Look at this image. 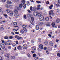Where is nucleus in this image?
Segmentation results:
<instances>
[{
    "label": "nucleus",
    "instance_id": "nucleus-1",
    "mask_svg": "<svg viewBox=\"0 0 60 60\" xmlns=\"http://www.w3.org/2000/svg\"><path fill=\"white\" fill-rule=\"evenodd\" d=\"M41 13H38V11H34V12L33 14L35 17L37 16V15H38L39 16L40 15H41Z\"/></svg>",
    "mask_w": 60,
    "mask_h": 60
},
{
    "label": "nucleus",
    "instance_id": "nucleus-2",
    "mask_svg": "<svg viewBox=\"0 0 60 60\" xmlns=\"http://www.w3.org/2000/svg\"><path fill=\"white\" fill-rule=\"evenodd\" d=\"M19 7L20 8H22L23 7L24 9H25L26 7V4L24 3H21L19 4Z\"/></svg>",
    "mask_w": 60,
    "mask_h": 60
},
{
    "label": "nucleus",
    "instance_id": "nucleus-3",
    "mask_svg": "<svg viewBox=\"0 0 60 60\" xmlns=\"http://www.w3.org/2000/svg\"><path fill=\"white\" fill-rule=\"evenodd\" d=\"M41 15H42V14L41 13V15H39L40 16L39 19L40 21H43V20H44V17L43 16Z\"/></svg>",
    "mask_w": 60,
    "mask_h": 60
},
{
    "label": "nucleus",
    "instance_id": "nucleus-4",
    "mask_svg": "<svg viewBox=\"0 0 60 60\" xmlns=\"http://www.w3.org/2000/svg\"><path fill=\"white\" fill-rule=\"evenodd\" d=\"M53 11L51 10L50 11H49V15H51V14L52 16H54L55 15V14L53 12Z\"/></svg>",
    "mask_w": 60,
    "mask_h": 60
},
{
    "label": "nucleus",
    "instance_id": "nucleus-5",
    "mask_svg": "<svg viewBox=\"0 0 60 60\" xmlns=\"http://www.w3.org/2000/svg\"><path fill=\"white\" fill-rule=\"evenodd\" d=\"M22 48L23 49H26L27 48V46L26 45H24L22 46Z\"/></svg>",
    "mask_w": 60,
    "mask_h": 60
},
{
    "label": "nucleus",
    "instance_id": "nucleus-6",
    "mask_svg": "<svg viewBox=\"0 0 60 60\" xmlns=\"http://www.w3.org/2000/svg\"><path fill=\"white\" fill-rule=\"evenodd\" d=\"M39 47L40 49H43V45H42L39 44Z\"/></svg>",
    "mask_w": 60,
    "mask_h": 60
},
{
    "label": "nucleus",
    "instance_id": "nucleus-7",
    "mask_svg": "<svg viewBox=\"0 0 60 60\" xmlns=\"http://www.w3.org/2000/svg\"><path fill=\"white\" fill-rule=\"evenodd\" d=\"M15 38H17V40H19L20 39H22V38L21 37H19V36H16L15 37Z\"/></svg>",
    "mask_w": 60,
    "mask_h": 60
},
{
    "label": "nucleus",
    "instance_id": "nucleus-8",
    "mask_svg": "<svg viewBox=\"0 0 60 60\" xmlns=\"http://www.w3.org/2000/svg\"><path fill=\"white\" fill-rule=\"evenodd\" d=\"M7 44L9 45H11V43L10 42V41H7Z\"/></svg>",
    "mask_w": 60,
    "mask_h": 60
},
{
    "label": "nucleus",
    "instance_id": "nucleus-9",
    "mask_svg": "<svg viewBox=\"0 0 60 60\" xmlns=\"http://www.w3.org/2000/svg\"><path fill=\"white\" fill-rule=\"evenodd\" d=\"M9 13H10V15L11 16H12V15H13V12L11 11H10V12Z\"/></svg>",
    "mask_w": 60,
    "mask_h": 60
},
{
    "label": "nucleus",
    "instance_id": "nucleus-10",
    "mask_svg": "<svg viewBox=\"0 0 60 60\" xmlns=\"http://www.w3.org/2000/svg\"><path fill=\"white\" fill-rule=\"evenodd\" d=\"M0 46L1 48L2 49H4V46L3 44H0Z\"/></svg>",
    "mask_w": 60,
    "mask_h": 60
},
{
    "label": "nucleus",
    "instance_id": "nucleus-11",
    "mask_svg": "<svg viewBox=\"0 0 60 60\" xmlns=\"http://www.w3.org/2000/svg\"><path fill=\"white\" fill-rule=\"evenodd\" d=\"M50 45L52 46H53L54 45V42L52 41H50Z\"/></svg>",
    "mask_w": 60,
    "mask_h": 60
},
{
    "label": "nucleus",
    "instance_id": "nucleus-12",
    "mask_svg": "<svg viewBox=\"0 0 60 60\" xmlns=\"http://www.w3.org/2000/svg\"><path fill=\"white\" fill-rule=\"evenodd\" d=\"M10 11L9 9H7L6 10L5 12L7 13H10Z\"/></svg>",
    "mask_w": 60,
    "mask_h": 60
},
{
    "label": "nucleus",
    "instance_id": "nucleus-13",
    "mask_svg": "<svg viewBox=\"0 0 60 60\" xmlns=\"http://www.w3.org/2000/svg\"><path fill=\"white\" fill-rule=\"evenodd\" d=\"M7 4H11V2L9 0H8L7 2Z\"/></svg>",
    "mask_w": 60,
    "mask_h": 60
},
{
    "label": "nucleus",
    "instance_id": "nucleus-14",
    "mask_svg": "<svg viewBox=\"0 0 60 60\" xmlns=\"http://www.w3.org/2000/svg\"><path fill=\"white\" fill-rule=\"evenodd\" d=\"M13 25L14 26H16L17 25V22H14L13 23Z\"/></svg>",
    "mask_w": 60,
    "mask_h": 60
},
{
    "label": "nucleus",
    "instance_id": "nucleus-15",
    "mask_svg": "<svg viewBox=\"0 0 60 60\" xmlns=\"http://www.w3.org/2000/svg\"><path fill=\"white\" fill-rule=\"evenodd\" d=\"M60 19H57L56 20V22L57 23H59L60 22Z\"/></svg>",
    "mask_w": 60,
    "mask_h": 60
},
{
    "label": "nucleus",
    "instance_id": "nucleus-16",
    "mask_svg": "<svg viewBox=\"0 0 60 60\" xmlns=\"http://www.w3.org/2000/svg\"><path fill=\"white\" fill-rule=\"evenodd\" d=\"M32 49L33 50H35L36 49V47L35 46H34L32 48Z\"/></svg>",
    "mask_w": 60,
    "mask_h": 60
},
{
    "label": "nucleus",
    "instance_id": "nucleus-17",
    "mask_svg": "<svg viewBox=\"0 0 60 60\" xmlns=\"http://www.w3.org/2000/svg\"><path fill=\"white\" fill-rule=\"evenodd\" d=\"M39 26L38 25H37L36 26V30H39Z\"/></svg>",
    "mask_w": 60,
    "mask_h": 60
},
{
    "label": "nucleus",
    "instance_id": "nucleus-18",
    "mask_svg": "<svg viewBox=\"0 0 60 60\" xmlns=\"http://www.w3.org/2000/svg\"><path fill=\"white\" fill-rule=\"evenodd\" d=\"M14 11L15 13H18V10L16 9L14 10Z\"/></svg>",
    "mask_w": 60,
    "mask_h": 60
},
{
    "label": "nucleus",
    "instance_id": "nucleus-19",
    "mask_svg": "<svg viewBox=\"0 0 60 60\" xmlns=\"http://www.w3.org/2000/svg\"><path fill=\"white\" fill-rule=\"evenodd\" d=\"M21 48H22L21 46L20 45V46H18L17 47V48L19 50V49H21Z\"/></svg>",
    "mask_w": 60,
    "mask_h": 60
},
{
    "label": "nucleus",
    "instance_id": "nucleus-20",
    "mask_svg": "<svg viewBox=\"0 0 60 60\" xmlns=\"http://www.w3.org/2000/svg\"><path fill=\"white\" fill-rule=\"evenodd\" d=\"M43 23L42 22H41L39 23V25L40 26H41L43 25Z\"/></svg>",
    "mask_w": 60,
    "mask_h": 60
},
{
    "label": "nucleus",
    "instance_id": "nucleus-21",
    "mask_svg": "<svg viewBox=\"0 0 60 60\" xmlns=\"http://www.w3.org/2000/svg\"><path fill=\"white\" fill-rule=\"evenodd\" d=\"M31 23L32 25H33L34 24V21H31Z\"/></svg>",
    "mask_w": 60,
    "mask_h": 60
},
{
    "label": "nucleus",
    "instance_id": "nucleus-22",
    "mask_svg": "<svg viewBox=\"0 0 60 60\" xmlns=\"http://www.w3.org/2000/svg\"><path fill=\"white\" fill-rule=\"evenodd\" d=\"M14 15L15 16L16 18H18L19 17V14H18L17 13L15 14V15Z\"/></svg>",
    "mask_w": 60,
    "mask_h": 60
},
{
    "label": "nucleus",
    "instance_id": "nucleus-23",
    "mask_svg": "<svg viewBox=\"0 0 60 60\" xmlns=\"http://www.w3.org/2000/svg\"><path fill=\"white\" fill-rule=\"evenodd\" d=\"M55 25V22H53L52 23V26L53 27H54Z\"/></svg>",
    "mask_w": 60,
    "mask_h": 60
},
{
    "label": "nucleus",
    "instance_id": "nucleus-24",
    "mask_svg": "<svg viewBox=\"0 0 60 60\" xmlns=\"http://www.w3.org/2000/svg\"><path fill=\"white\" fill-rule=\"evenodd\" d=\"M46 26H50V23L49 22H48L47 24H46Z\"/></svg>",
    "mask_w": 60,
    "mask_h": 60
},
{
    "label": "nucleus",
    "instance_id": "nucleus-25",
    "mask_svg": "<svg viewBox=\"0 0 60 60\" xmlns=\"http://www.w3.org/2000/svg\"><path fill=\"white\" fill-rule=\"evenodd\" d=\"M45 20L46 21H49V17H47L45 18Z\"/></svg>",
    "mask_w": 60,
    "mask_h": 60
},
{
    "label": "nucleus",
    "instance_id": "nucleus-26",
    "mask_svg": "<svg viewBox=\"0 0 60 60\" xmlns=\"http://www.w3.org/2000/svg\"><path fill=\"white\" fill-rule=\"evenodd\" d=\"M22 3L25 4V3H26V1L25 0H22Z\"/></svg>",
    "mask_w": 60,
    "mask_h": 60
},
{
    "label": "nucleus",
    "instance_id": "nucleus-27",
    "mask_svg": "<svg viewBox=\"0 0 60 60\" xmlns=\"http://www.w3.org/2000/svg\"><path fill=\"white\" fill-rule=\"evenodd\" d=\"M27 4L28 6L30 5V2L29 1H27Z\"/></svg>",
    "mask_w": 60,
    "mask_h": 60
},
{
    "label": "nucleus",
    "instance_id": "nucleus-28",
    "mask_svg": "<svg viewBox=\"0 0 60 60\" xmlns=\"http://www.w3.org/2000/svg\"><path fill=\"white\" fill-rule=\"evenodd\" d=\"M44 43L45 45H47V44H48V41H46Z\"/></svg>",
    "mask_w": 60,
    "mask_h": 60
},
{
    "label": "nucleus",
    "instance_id": "nucleus-29",
    "mask_svg": "<svg viewBox=\"0 0 60 60\" xmlns=\"http://www.w3.org/2000/svg\"><path fill=\"white\" fill-rule=\"evenodd\" d=\"M4 44L5 45H7V41H4Z\"/></svg>",
    "mask_w": 60,
    "mask_h": 60
},
{
    "label": "nucleus",
    "instance_id": "nucleus-30",
    "mask_svg": "<svg viewBox=\"0 0 60 60\" xmlns=\"http://www.w3.org/2000/svg\"><path fill=\"white\" fill-rule=\"evenodd\" d=\"M11 59H15V56H11Z\"/></svg>",
    "mask_w": 60,
    "mask_h": 60
},
{
    "label": "nucleus",
    "instance_id": "nucleus-31",
    "mask_svg": "<svg viewBox=\"0 0 60 60\" xmlns=\"http://www.w3.org/2000/svg\"><path fill=\"white\" fill-rule=\"evenodd\" d=\"M38 59L39 58L38 57H35L34 58V59L35 60H38Z\"/></svg>",
    "mask_w": 60,
    "mask_h": 60
},
{
    "label": "nucleus",
    "instance_id": "nucleus-32",
    "mask_svg": "<svg viewBox=\"0 0 60 60\" xmlns=\"http://www.w3.org/2000/svg\"><path fill=\"white\" fill-rule=\"evenodd\" d=\"M55 5L58 7H60V5L59 4H56Z\"/></svg>",
    "mask_w": 60,
    "mask_h": 60
},
{
    "label": "nucleus",
    "instance_id": "nucleus-33",
    "mask_svg": "<svg viewBox=\"0 0 60 60\" xmlns=\"http://www.w3.org/2000/svg\"><path fill=\"white\" fill-rule=\"evenodd\" d=\"M21 34H24V32L23 31V30H21Z\"/></svg>",
    "mask_w": 60,
    "mask_h": 60
},
{
    "label": "nucleus",
    "instance_id": "nucleus-34",
    "mask_svg": "<svg viewBox=\"0 0 60 60\" xmlns=\"http://www.w3.org/2000/svg\"><path fill=\"white\" fill-rule=\"evenodd\" d=\"M35 56H36V54H33V57H35Z\"/></svg>",
    "mask_w": 60,
    "mask_h": 60
},
{
    "label": "nucleus",
    "instance_id": "nucleus-35",
    "mask_svg": "<svg viewBox=\"0 0 60 60\" xmlns=\"http://www.w3.org/2000/svg\"><path fill=\"white\" fill-rule=\"evenodd\" d=\"M4 30V28L3 27H2L0 28V30L1 31H3Z\"/></svg>",
    "mask_w": 60,
    "mask_h": 60
},
{
    "label": "nucleus",
    "instance_id": "nucleus-36",
    "mask_svg": "<svg viewBox=\"0 0 60 60\" xmlns=\"http://www.w3.org/2000/svg\"><path fill=\"white\" fill-rule=\"evenodd\" d=\"M57 55L59 56V57H60V53H57Z\"/></svg>",
    "mask_w": 60,
    "mask_h": 60
},
{
    "label": "nucleus",
    "instance_id": "nucleus-37",
    "mask_svg": "<svg viewBox=\"0 0 60 60\" xmlns=\"http://www.w3.org/2000/svg\"><path fill=\"white\" fill-rule=\"evenodd\" d=\"M19 0H14V1L16 3H18Z\"/></svg>",
    "mask_w": 60,
    "mask_h": 60
},
{
    "label": "nucleus",
    "instance_id": "nucleus-38",
    "mask_svg": "<svg viewBox=\"0 0 60 60\" xmlns=\"http://www.w3.org/2000/svg\"><path fill=\"white\" fill-rule=\"evenodd\" d=\"M36 2L38 4H39L41 3V2L40 1H37Z\"/></svg>",
    "mask_w": 60,
    "mask_h": 60
},
{
    "label": "nucleus",
    "instance_id": "nucleus-39",
    "mask_svg": "<svg viewBox=\"0 0 60 60\" xmlns=\"http://www.w3.org/2000/svg\"><path fill=\"white\" fill-rule=\"evenodd\" d=\"M1 41L2 43H4V40L3 39V38H2V39H1Z\"/></svg>",
    "mask_w": 60,
    "mask_h": 60
},
{
    "label": "nucleus",
    "instance_id": "nucleus-40",
    "mask_svg": "<svg viewBox=\"0 0 60 60\" xmlns=\"http://www.w3.org/2000/svg\"><path fill=\"white\" fill-rule=\"evenodd\" d=\"M4 38L5 39H8V37L7 36H5Z\"/></svg>",
    "mask_w": 60,
    "mask_h": 60
},
{
    "label": "nucleus",
    "instance_id": "nucleus-41",
    "mask_svg": "<svg viewBox=\"0 0 60 60\" xmlns=\"http://www.w3.org/2000/svg\"><path fill=\"white\" fill-rule=\"evenodd\" d=\"M31 14H27V16L28 17H31Z\"/></svg>",
    "mask_w": 60,
    "mask_h": 60
},
{
    "label": "nucleus",
    "instance_id": "nucleus-42",
    "mask_svg": "<svg viewBox=\"0 0 60 60\" xmlns=\"http://www.w3.org/2000/svg\"><path fill=\"white\" fill-rule=\"evenodd\" d=\"M30 9V10L31 11H33V7H31Z\"/></svg>",
    "mask_w": 60,
    "mask_h": 60
},
{
    "label": "nucleus",
    "instance_id": "nucleus-43",
    "mask_svg": "<svg viewBox=\"0 0 60 60\" xmlns=\"http://www.w3.org/2000/svg\"><path fill=\"white\" fill-rule=\"evenodd\" d=\"M31 21H34V17H32L31 18Z\"/></svg>",
    "mask_w": 60,
    "mask_h": 60
},
{
    "label": "nucleus",
    "instance_id": "nucleus-44",
    "mask_svg": "<svg viewBox=\"0 0 60 60\" xmlns=\"http://www.w3.org/2000/svg\"><path fill=\"white\" fill-rule=\"evenodd\" d=\"M12 46H13V47H15V46H16V44L14 43H13L12 45Z\"/></svg>",
    "mask_w": 60,
    "mask_h": 60
},
{
    "label": "nucleus",
    "instance_id": "nucleus-45",
    "mask_svg": "<svg viewBox=\"0 0 60 60\" xmlns=\"http://www.w3.org/2000/svg\"><path fill=\"white\" fill-rule=\"evenodd\" d=\"M23 29L24 30V31H25V32H27V30H26V28H23Z\"/></svg>",
    "mask_w": 60,
    "mask_h": 60
},
{
    "label": "nucleus",
    "instance_id": "nucleus-46",
    "mask_svg": "<svg viewBox=\"0 0 60 60\" xmlns=\"http://www.w3.org/2000/svg\"><path fill=\"white\" fill-rule=\"evenodd\" d=\"M44 49L45 50H47V47H45L44 48Z\"/></svg>",
    "mask_w": 60,
    "mask_h": 60
},
{
    "label": "nucleus",
    "instance_id": "nucleus-47",
    "mask_svg": "<svg viewBox=\"0 0 60 60\" xmlns=\"http://www.w3.org/2000/svg\"><path fill=\"white\" fill-rule=\"evenodd\" d=\"M23 18L25 19H26V15H25L24 16Z\"/></svg>",
    "mask_w": 60,
    "mask_h": 60
},
{
    "label": "nucleus",
    "instance_id": "nucleus-48",
    "mask_svg": "<svg viewBox=\"0 0 60 60\" xmlns=\"http://www.w3.org/2000/svg\"><path fill=\"white\" fill-rule=\"evenodd\" d=\"M11 46H8V48L9 49H11Z\"/></svg>",
    "mask_w": 60,
    "mask_h": 60
},
{
    "label": "nucleus",
    "instance_id": "nucleus-49",
    "mask_svg": "<svg viewBox=\"0 0 60 60\" xmlns=\"http://www.w3.org/2000/svg\"><path fill=\"white\" fill-rule=\"evenodd\" d=\"M10 39H11L12 38H13V37L12 36H10L9 37Z\"/></svg>",
    "mask_w": 60,
    "mask_h": 60
},
{
    "label": "nucleus",
    "instance_id": "nucleus-50",
    "mask_svg": "<svg viewBox=\"0 0 60 60\" xmlns=\"http://www.w3.org/2000/svg\"><path fill=\"white\" fill-rule=\"evenodd\" d=\"M27 11L28 12H29V13H31V11L30 10H27Z\"/></svg>",
    "mask_w": 60,
    "mask_h": 60
},
{
    "label": "nucleus",
    "instance_id": "nucleus-51",
    "mask_svg": "<svg viewBox=\"0 0 60 60\" xmlns=\"http://www.w3.org/2000/svg\"><path fill=\"white\" fill-rule=\"evenodd\" d=\"M36 8H33V11H36Z\"/></svg>",
    "mask_w": 60,
    "mask_h": 60
},
{
    "label": "nucleus",
    "instance_id": "nucleus-52",
    "mask_svg": "<svg viewBox=\"0 0 60 60\" xmlns=\"http://www.w3.org/2000/svg\"><path fill=\"white\" fill-rule=\"evenodd\" d=\"M28 56L29 57H31V56L29 54H28Z\"/></svg>",
    "mask_w": 60,
    "mask_h": 60
},
{
    "label": "nucleus",
    "instance_id": "nucleus-53",
    "mask_svg": "<svg viewBox=\"0 0 60 60\" xmlns=\"http://www.w3.org/2000/svg\"><path fill=\"white\" fill-rule=\"evenodd\" d=\"M41 38H39V39H38V41H41Z\"/></svg>",
    "mask_w": 60,
    "mask_h": 60
},
{
    "label": "nucleus",
    "instance_id": "nucleus-54",
    "mask_svg": "<svg viewBox=\"0 0 60 60\" xmlns=\"http://www.w3.org/2000/svg\"><path fill=\"white\" fill-rule=\"evenodd\" d=\"M31 42L32 43H34V40H32L31 41Z\"/></svg>",
    "mask_w": 60,
    "mask_h": 60
},
{
    "label": "nucleus",
    "instance_id": "nucleus-55",
    "mask_svg": "<svg viewBox=\"0 0 60 60\" xmlns=\"http://www.w3.org/2000/svg\"><path fill=\"white\" fill-rule=\"evenodd\" d=\"M40 9V8L39 7H38L37 8V10H39Z\"/></svg>",
    "mask_w": 60,
    "mask_h": 60
},
{
    "label": "nucleus",
    "instance_id": "nucleus-56",
    "mask_svg": "<svg viewBox=\"0 0 60 60\" xmlns=\"http://www.w3.org/2000/svg\"><path fill=\"white\" fill-rule=\"evenodd\" d=\"M48 36H49V37H52V36H51V35L49 34H48Z\"/></svg>",
    "mask_w": 60,
    "mask_h": 60
},
{
    "label": "nucleus",
    "instance_id": "nucleus-57",
    "mask_svg": "<svg viewBox=\"0 0 60 60\" xmlns=\"http://www.w3.org/2000/svg\"><path fill=\"white\" fill-rule=\"evenodd\" d=\"M32 54H33V53H34V51H31Z\"/></svg>",
    "mask_w": 60,
    "mask_h": 60
},
{
    "label": "nucleus",
    "instance_id": "nucleus-58",
    "mask_svg": "<svg viewBox=\"0 0 60 60\" xmlns=\"http://www.w3.org/2000/svg\"><path fill=\"white\" fill-rule=\"evenodd\" d=\"M16 44H19V42H18V41H16Z\"/></svg>",
    "mask_w": 60,
    "mask_h": 60
},
{
    "label": "nucleus",
    "instance_id": "nucleus-59",
    "mask_svg": "<svg viewBox=\"0 0 60 60\" xmlns=\"http://www.w3.org/2000/svg\"><path fill=\"white\" fill-rule=\"evenodd\" d=\"M15 34H19V33L18 32H16L15 33Z\"/></svg>",
    "mask_w": 60,
    "mask_h": 60
},
{
    "label": "nucleus",
    "instance_id": "nucleus-60",
    "mask_svg": "<svg viewBox=\"0 0 60 60\" xmlns=\"http://www.w3.org/2000/svg\"><path fill=\"white\" fill-rule=\"evenodd\" d=\"M2 1H3V2H5V1H6V0H1Z\"/></svg>",
    "mask_w": 60,
    "mask_h": 60
},
{
    "label": "nucleus",
    "instance_id": "nucleus-61",
    "mask_svg": "<svg viewBox=\"0 0 60 60\" xmlns=\"http://www.w3.org/2000/svg\"><path fill=\"white\" fill-rule=\"evenodd\" d=\"M23 26H24V28L25 27H26V25H23Z\"/></svg>",
    "mask_w": 60,
    "mask_h": 60
},
{
    "label": "nucleus",
    "instance_id": "nucleus-62",
    "mask_svg": "<svg viewBox=\"0 0 60 60\" xmlns=\"http://www.w3.org/2000/svg\"><path fill=\"white\" fill-rule=\"evenodd\" d=\"M49 1H47L46 2V4H49Z\"/></svg>",
    "mask_w": 60,
    "mask_h": 60
},
{
    "label": "nucleus",
    "instance_id": "nucleus-63",
    "mask_svg": "<svg viewBox=\"0 0 60 60\" xmlns=\"http://www.w3.org/2000/svg\"><path fill=\"white\" fill-rule=\"evenodd\" d=\"M4 16L5 17H7V15L6 14H4Z\"/></svg>",
    "mask_w": 60,
    "mask_h": 60
},
{
    "label": "nucleus",
    "instance_id": "nucleus-64",
    "mask_svg": "<svg viewBox=\"0 0 60 60\" xmlns=\"http://www.w3.org/2000/svg\"><path fill=\"white\" fill-rule=\"evenodd\" d=\"M41 55V53H38V55L39 56H40V55Z\"/></svg>",
    "mask_w": 60,
    "mask_h": 60
}]
</instances>
